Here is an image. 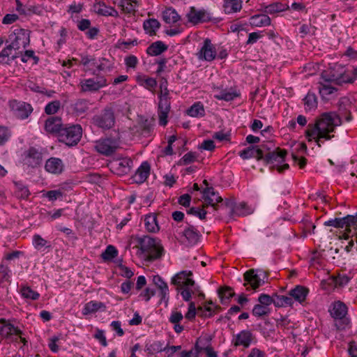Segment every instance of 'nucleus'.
<instances>
[{
	"mask_svg": "<svg viewBox=\"0 0 357 357\" xmlns=\"http://www.w3.org/2000/svg\"><path fill=\"white\" fill-rule=\"evenodd\" d=\"M349 122L352 120L350 110L345 107L340 106L339 113H324L321 118L317 120L314 124H309L305 131V135L309 142L314 139L317 146H321L322 139L330 140L334 135L330 133L334 132L335 128L342 124V119Z\"/></svg>",
	"mask_w": 357,
	"mask_h": 357,
	"instance_id": "nucleus-1",
	"label": "nucleus"
},
{
	"mask_svg": "<svg viewBox=\"0 0 357 357\" xmlns=\"http://www.w3.org/2000/svg\"><path fill=\"white\" fill-rule=\"evenodd\" d=\"M137 248L139 249L137 255L146 261H152L160 259L164 254V249L160 240L150 236H137Z\"/></svg>",
	"mask_w": 357,
	"mask_h": 357,
	"instance_id": "nucleus-2",
	"label": "nucleus"
},
{
	"mask_svg": "<svg viewBox=\"0 0 357 357\" xmlns=\"http://www.w3.org/2000/svg\"><path fill=\"white\" fill-rule=\"evenodd\" d=\"M334 319V326L339 332L347 331L351 327V320L347 317L348 307L340 301L331 303L328 310Z\"/></svg>",
	"mask_w": 357,
	"mask_h": 357,
	"instance_id": "nucleus-3",
	"label": "nucleus"
},
{
	"mask_svg": "<svg viewBox=\"0 0 357 357\" xmlns=\"http://www.w3.org/2000/svg\"><path fill=\"white\" fill-rule=\"evenodd\" d=\"M30 43V32L29 30L22 28H15L8 36L6 43H9L11 47L20 54L22 50L25 49Z\"/></svg>",
	"mask_w": 357,
	"mask_h": 357,
	"instance_id": "nucleus-4",
	"label": "nucleus"
},
{
	"mask_svg": "<svg viewBox=\"0 0 357 357\" xmlns=\"http://www.w3.org/2000/svg\"><path fill=\"white\" fill-rule=\"evenodd\" d=\"M329 77L326 81L337 85H342L345 83H353L357 79V66L351 71L345 70L344 67L338 65L329 73Z\"/></svg>",
	"mask_w": 357,
	"mask_h": 357,
	"instance_id": "nucleus-5",
	"label": "nucleus"
},
{
	"mask_svg": "<svg viewBox=\"0 0 357 357\" xmlns=\"http://www.w3.org/2000/svg\"><path fill=\"white\" fill-rule=\"evenodd\" d=\"M82 135L80 125L65 126L59 135V140L68 146H75L79 142Z\"/></svg>",
	"mask_w": 357,
	"mask_h": 357,
	"instance_id": "nucleus-6",
	"label": "nucleus"
},
{
	"mask_svg": "<svg viewBox=\"0 0 357 357\" xmlns=\"http://www.w3.org/2000/svg\"><path fill=\"white\" fill-rule=\"evenodd\" d=\"M93 123L97 127L108 130L115 124L114 110L111 106H107L99 114L92 119Z\"/></svg>",
	"mask_w": 357,
	"mask_h": 357,
	"instance_id": "nucleus-7",
	"label": "nucleus"
},
{
	"mask_svg": "<svg viewBox=\"0 0 357 357\" xmlns=\"http://www.w3.org/2000/svg\"><path fill=\"white\" fill-rule=\"evenodd\" d=\"M286 155V151L277 148L273 151L268 152L265 156H264L262 160H264L266 164L272 165L275 163L276 165H273V168L275 167L280 173H282L289 167L288 164L280 165V164L284 161Z\"/></svg>",
	"mask_w": 357,
	"mask_h": 357,
	"instance_id": "nucleus-8",
	"label": "nucleus"
},
{
	"mask_svg": "<svg viewBox=\"0 0 357 357\" xmlns=\"http://www.w3.org/2000/svg\"><path fill=\"white\" fill-rule=\"evenodd\" d=\"M119 146V141L115 138L100 139L96 142V150L102 155L109 156L113 154Z\"/></svg>",
	"mask_w": 357,
	"mask_h": 357,
	"instance_id": "nucleus-9",
	"label": "nucleus"
},
{
	"mask_svg": "<svg viewBox=\"0 0 357 357\" xmlns=\"http://www.w3.org/2000/svg\"><path fill=\"white\" fill-rule=\"evenodd\" d=\"M351 278L347 274H338L337 276H330L328 279L321 281V287L326 291L333 288H341L349 283Z\"/></svg>",
	"mask_w": 357,
	"mask_h": 357,
	"instance_id": "nucleus-10",
	"label": "nucleus"
},
{
	"mask_svg": "<svg viewBox=\"0 0 357 357\" xmlns=\"http://www.w3.org/2000/svg\"><path fill=\"white\" fill-rule=\"evenodd\" d=\"M107 85L105 77L98 75L95 78L84 79L80 82L81 90L83 92H96Z\"/></svg>",
	"mask_w": 357,
	"mask_h": 357,
	"instance_id": "nucleus-11",
	"label": "nucleus"
},
{
	"mask_svg": "<svg viewBox=\"0 0 357 357\" xmlns=\"http://www.w3.org/2000/svg\"><path fill=\"white\" fill-rule=\"evenodd\" d=\"M266 275L263 272L250 269L244 273L245 282L243 285L246 287L249 284L252 289L256 290L264 283V279Z\"/></svg>",
	"mask_w": 357,
	"mask_h": 357,
	"instance_id": "nucleus-12",
	"label": "nucleus"
},
{
	"mask_svg": "<svg viewBox=\"0 0 357 357\" xmlns=\"http://www.w3.org/2000/svg\"><path fill=\"white\" fill-rule=\"evenodd\" d=\"M225 204L229 209L230 216H245L253 212V210L243 202L236 204L234 199H227Z\"/></svg>",
	"mask_w": 357,
	"mask_h": 357,
	"instance_id": "nucleus-13",
	"label": "nucleus"
},
{
	"mask_svg": "<svg viewBox=\"0 0 357 357\" xmlns=\"http://www.w3.org/2000/svg\"><path fill=\"white\" fill-rule=\"evenodd\" d=\"M132 165V160L129 158L114 159L109 163L111 171L120 176L129 173Z\"/></svg>",
	"mask_w": 357,
	"mask_h": 357,
	"instance_id": "nucleus-14",
	"label": "nucleus"
},
{
	"mask_svg": "<svg viewBox=\"0 0 357 357\" xmlns=\"http://www.w3.org/2000/svg\"><path fill=\"white\" fill-rule=\"evenodd\" d=\"M10 106L15 116L20 119H27L33 112L32 106L22 101H10Z\"/></svg>",
	"mask_w": 357,
	"mask_h": 357,
	"instance_id": "nucleus-15",
	"label": "nucleus"
},
{
	"mask_svg": "<svg viewBox=\"0 0 357 357\" xmlns=\"http://www.w3.org/2000/svg\"><path fill=\"white\" fill-rule=\"evenodd\" d=\"M192 273L190 271H182L172 278L171 284L176 287V290L180 291L182 287L194 286L195 281L190 278Z\"/></svg>",
	"mask_w": 357,
	"mask_h": 357,
	"instance_id": "nucleus-16",
	"label": "nucleus"
},
{
	"mask_svg": "<svg viewBox=\"0 0 357 357\" xmlns=\"http://www.w3.org/2000/svg\"><path fill=\"white\" fill-rule=\"evenodd\" d=\"M216 55V50L211 40L209 38L204 39L202 47L197 53V58L200 60L212 61L215 59Z\"/></svg>",
	"mask_w": 357,
	"mask_h": 357,
	"instance_id": "nucleus-17",
	"label": "nucleus"
},
{
	"mask_svg": "<svg viewBox=\"0 0 357 357\" xmlns=\"http://www.w3.org/2000/svg\"><path fill=\"white\" fill-rule=\"evenodd\" d=\"M24 161L29 167H37L43 162L42 152L35 147H30L24 152Z\"/></svg>",
	"mask_w": 357,
	"mask_h": 357,
	"instance_id": "nucleus-18",
	"label": "nucleus"
},
{
	"mask_svg": "<svg viewBox=\"0 0 357 357\" xmlns=\"http://www.w3.org/2000/svg\"><path fill=\"white\" fill-rule=\"evenodd\" d=\"M188 22L197 24L202 22H208L211 20L210 14L205 10H197L195 7L192 6L190 11L187 14Z\"/></svg>",
	"mask_w": 357,
	"mask_h": 357,
	"instance_id": "nucleus-19",
	"label": "nucleus"
},
{
	"mask_svg": "<svg viewBox=\"0 0 357 357\" xmlns=\"http://www.w3.org/2000/svg\"><path fill=\"white\" fill-rule=\"evenodd\" d=\"M158 114L159 119V124L165 126L167 124L168 114L170 111L169 97H159Z\"/></svg>",
	"mask_w": 357,
	"mask_h": 357,
	"instance_id": "nucleus-20",
	"label": "nucleus"
},
{
	"mask_svg": "<svg viewBox=\"0 0 357 357\" xmlns=\"http://www.w3.org/2000/svg\"><path fill=\"white\" fill-rule=\"evenodd\" d=\"M188 224V226L183 231L184 240L183 243L188 246H193L196 245L202 236L200 232L192 225Z\"/></svg>",
	"mask_w": 357,
	"mask_h": 357,
	"instance_id": "nucleus-21",
	"label": "nucleus"
},
{
	"mask_svg": "<svg viewBox=\"0 0 357 357\" xmlns=\"http://www.w3.org/2000/svg\"><path fill=\"white\" fill-rule=\"evenodd\" d=\"M343 222L346 229L340 238L348 240L350 237H354L357 232V220L353 215H347L343 218Z\"/></svg>",
	"mask_w": 357,
	"mask_h": 357,
	"instance_id": "nucleus-22",
	"label": "nucleus"
},
{
	"mask_svg": "<svg viewBox=\"0 0 357 357\" xmlns=\"http://www.w3.org/2000/svg\"><path fill=\"white\" fill-rule=\"evenodd\" d=\"M64 126L62 123V120L58 116L49 117L45 123V130L46 132L56 135L59 137V135Z\"/></svg>",
	"mask_w": 357,
	"mask_h": 357,
	"instance_id": "nucleus-23",
	"label": "nucleus"
},
{
	"mask_svg": "<svg viewBox=\"0 0 357 357\" xmlns=\"http://www.w3.org/2000/svg\"><path fill=\"white\" fill-rule=\"evenodd\" d=\"M65 165L61 159L52 157L49 158L45 165V170L53 174H61L64 171Z\"/></svg>",
	"mask_w": 357,
	"mask_h": 357,
	"instance_id": "nucleus-24",
	"label": "nucleus"
},
{
	"mask_svg": "<svg viewBox=\"0 0 357 357\" xmlns=\"http://www.w3.org/2000/svg\"><path fill=\"white\" fill-rule=\"evenodd\" d=\"M240 157L243 160L256 158L257 160H262L264 158V150L259 148V146L251 145L239 152Z\"/></svg>",
	"mask_w": 357,
	"mask_h": 357,
	"instance_id": "nucleus-25",
	"label": "nucleus"
},
{
	"mask_svg": "<svg viewBox=\"0 0 357 357\" xmlns=\"http://www.w3.org/2000/svg\"><path fill=\"white\" fill-rule=\"evenodd\" d=\"M196 313H197L201 317H211L212 315V310L210 307H199L197 309V312H196V306L194 302H190L189 304V307L187 313L185 314V318L192 320L195 318Z\"/></svg>",
	"mask_w": 357,
	"mask_h": 357,
	"instance_id": "nucleus-26",
	"label": "nucleus"
},
{
	"mask_svg": "<svg viewBox=\"0 0 357 357\" xmlns=\"http://www.w3.org/2000/svg\"><path fill=\"white\" fill-rule=\"evenodd\" d=\"M20 54L8 43L6 47L0 52V63L10 64L15 59L20 57Z\"/></svg>",
	"mask_w": 357,
	"mask_h": 357,
	"instance_id": "nucleus-27",
	"label": "nucleus"
},
{
	"mask_svg": "<svg viewBox=\"0 0 357 357\" xmlns=\"http://www.w3.org/2000/svg\"><path fill=\"white\" fill-rule=\"evenodd\" d=\"M16 1V10L21 15H31L33 14L40 15L42 10L40 6L26 4L23 5L20 0Z\"/></svg>",
	"mask_w": 357,
	"mask_h": 357,
	"instance_id": "nucleus-28",
	"label": "nucleus"
},
{
	"mask_svg": "<svg viewBox=\"0 0 357 357\" xmlns=\"http://www.w3.org/2000/svg\"><path fill=\"white\" fill-rule=\"evenodd\" d=\"M150 165L147 162H144L136 171L132 176V180L136 183H142L148 178L150 174Z\"/></svg>",
	"mask_w": 357,
	"mask_h": 357,
	"instance_id": "nucleus-29",
	"label": "nucleus"
},
{
	"mask_svg": "<svg viewBox=\"0 0 357 357\" xmlns=\"http://www.w3.org/2000/svg\"><path fill=\"white\" fill-rule=\"evenodd\" d=\"M218 89V93L214 95V98L219 100L231 101L240 96V93L233 88Z\"/></svg>",
	"mask_w": 357,
	"mask_h": 357,
	"instance_id": "nucleus-30",
	"label": "nucleus"
},
{
	"mask_svg": "<svg viewBox=\"0 0 357 357\" xmlns=\"http://www.w3.org/2000/svg\"><path fill=\"white\" fill-rule=\"evenodd\" d=\"M106 310V306L105 303L100 301H91L84 305L82 310V314L84 315H88L97 312L98 311L104 312Z\"/></svg>",
	"mask_w": 357,
	"mask_h": 357,
	"instance_id": "nucleus-31",
	"label": "nucleus"
},
{
	"mask_svg": "<svg viewBox=\"0 0 357 357\" xmlns=\"http://www.w3.org/2000/svg\"><path fill=\"white\" fill-rule=\"evenodd\" d=\"M0 335H22V332L13 324L1 319L0 320Z\"/></svg>",
	"mask_w": 357,
	"mask_h": 357,
	"instance_id": "nucleus-32",
	"label": "nucleus"
},
{
	"mask_svg": "<svg viewBox=\"0 0 357 357\" xmlns=\"http://www.w3.org/2000/svg\"><path fill=\"white\" fill-rule=\"evenodd\" d=\"M197 349L199 350H203L207 357H218L216 352L209 345L208 340L202 338V336L197 340Z\"/></svg>",
	"mask_w": 357,
	"mask_h": 357,
	"instance_id": "nucleus-33",
	"label": "nucleus"
},
{
	"mask_svg": "<svg viewBox=\"0 0 357 357\" xmlns=\"http://www.w3.org/2000/svg\"><path fill=\"white\" fill-rule=\"evenodd\" d=\"M168 49V46L163 42L158 40L151 43L146 49L147 54L150 56H158Z\"/></svg>",
	"mask_w": 357,
	"mask_h": 357,
	"instance_id": "nucleus-34",
	"label": "nucleus"
},
{
	"mask_svg": "<svg viewBox=\"0 0 357 357\" xmlns=\"http://www.w3.org/2000/svg\"><path fill=\"white\" fill-rule=\"evenodd\" d=\"M249 23L252 26H266L270 25L271 18L264 14L255 15L250 18Z\"/></svg>",
	"mask_w": 357,
	"mask_h": 357,
	"instance_id": "nucleus-35",
	"label": "nucleus"
},
{
	"mask_svg": "<svg viewBox=\"0 0 357 357\" xmlns=\"http://www.w3.org/2000/svg\"><path fill=\"white\" fill-rule=\"evenodd\" d=\"M309 292L307 288L298 285L294 289H291L289 292V295L299 303L303 302Z\"/></svg>",
	"mask_w": 357,
	"mask_h": 357,
	"instance_id": "nucleus-36",
	"label": "nucleus"
},
{
	"mask_svg": "<svg viewBox=\"0 0 357 357\" xmlns=\"http://www.w3.org/2000/svg\"><path fill=\"white\" fill-rule=\"evenodd\" d=\"M144 225L149 232L155 233L160 229L155 214L146 215L144 218Z\"/></svg>",
	"mask_w": 357,
	"mask_h": 357,
	"instance_id": "nucleus-37",
	"label": "nucleus"
},
{
	"mask_svg": "<svg viewBox=\"0 0 357 357\" xmlns=\"http://www.w3.org/2000/svg\"><path fill=\"white\" fill-rule=\"evenodd\" d=\"M224 10L226 13L230 14L240 11L242 8L241 0H224Z\"/></svg>",
	"mask_w": 357,
	"mask_h": 357,
	"instance_id": "nucleus-38",
	"label": "nucleus"
},
{
	"mask_svg": "<svg viewBox=\"0 0 357 357\" xmlns=\"http://www.w3.org/2000/svg\"><path fill=\"white\" fill-rule=\"evenodd\" d=\"M136 81L140 86L149 90L155 88L157 85V82L154 78L148 77L144 75H138L136 77Z\"/></svg>",
	"mask_w": 357,
	"mask_h": 357,
	"instance_id": "nucleus-39",
	"label": "nucleus"
},
{
	"mask_svg": "<svg viewBox=\"0 0 357 357\" xmlns=\"http://www.w3.org/2000/svg\"><path fill=\"white\" fill-rule=\"evenodd\" d=\"M160 24L155 19H149L144 22L143 27L146 33L150 36L155 35L156 31L160 28Z\"/></svg>",
	"mask_w": 357,
	"mask_h": 357,
	"instance_id": "nucleus-40",
	"label": "nucleus"
},
{
	"mask_svg": "<svg viewBox=\"0 0 357 357\" xmlns=\"http://www.w3.org/2000/svg\"><path fill=\"white\" fill-rule=\"evenodd\" d=\"M162 18L166 23L174 24L180 20V16L175 9L169 8L163 11Z\"/></svg>",
	"mask_w": 357,
	"mask_h": 357,
	"instance_id": "nucleus-41",
	"label": "nucleus"
},
{
	"mask_svg": "<svg viewBox=\"0 0 357 357\" xmlns=\"http://www.w3.org/2000/svg\"><path fill=\"white\" fill-rule=\"evenodd\" d=\"M274 305L277 307H283L287 306H291L294 303L292 297L289 295H274Z\"/></svg>",
	"mask_w": 357,
	"mask_h": 357,
	"instance_id": "nucleus-42",
	"label": "nucleus"
},
{
	"mask_svg": "<svg viewBox=\"0 0 357 357\" xmlns=\"http://www.w3.org/2000/svg\"><path fill=\"white\" fill-rule=\"evenodd\" d=\"M188 114L192 117H203L205 115V110L202 103L195 102L188 109Z\"/></svg>",
	"mask_w": 357,
	"mask_h": 357,
	"instance_id": "nucleus-43",
	"label": "nucleus"
},
{
	"mask_svg": "<svg viewBox=\"0 0 357 357\" xmlns=\"http://www.w3.org/2000/svg\"><path fill=\"white\" fill-rule=\"evenodd\" d=\"M305 109L307 111L315 109L317 107V97L314 93H307L303 99Z\"/></svg>",
	"mask_w": 357,
	"mask_h": 357,
	"instance_id": "nucleus-44",
	"label": "nucleus"
},
{
	"mask_svg": "<svg viewBox=\"0 0 357 357\" xmlns=\"http://www.w3.org/2000/svg\"><path fill=\"white\" fill-rule=\"evenodd\" d=\"M48 347L54 353H57L60 349H67L66 345L61 344V336H53L50 338L49 340Z\"/></svg>",
	"mask_w": 357,
	"mask_h": 357,
	"instance_id": "nucleus-45",
	"label": "nucleus"
},
{
	"mask_svg": "<svg viewBox=\"0 0 357 357\" xmlns=\"http://www.w3.org/2000/svg\"><path fill=\"white\" fill-rule=\"evenodd\" d=\"M139 127L142 129V133L144 135H149L153 129L154 120L148 119H141L139 121Z\"/></svg>",
	"mask_w": 357,
	"mask_h": 357,
	"instance_id": "nucleus-46",
	"label": "nucleus"
},
{
	"mask_svg": "<svg viewBox=\"0 0 357 357\" xmlns=\"http://www.w3.org/2000/svg\"><path fill=\"white\" fill-rule=\"evenodd\" d=\"M287 7L288 6L286 4L276 2L266 6L265 7L264 11L269 14H273L275 13L284 11L287 8Z\"/></svg>",
	"mask_w": 357,
	"mask_h": 357,
	"instance_id": "nucleus-47",
	"label": "nucleus"
},
{
	"mask_svg": "<svg viewBox=\"0 0 357 357\" xmlns=\"http://www.w3.org/2000/svg\"><path fill=\"white\" fill-rule=\"evenodd\" d=\"M15 185L16 196L20 199H26L30 195L28 188L20 182H15Z\"/></svg>",
	"mask_w": 357,
	"mask_h": 357,
	"instance_id": "nucleus-48",
	"label": "nucleus"
},
{
	"mask_svg": "<svg viewBox=\"0 0 357 357\" xmlns=\"http://www.w3.org/2000/svg\"><path fill=\"white\" fill-rule=\"evenodd\" d=\"M222 304H226L229 300L234 296V292L230 287L221 289L218 291Z\"/></svg>",
	"mask_w": 357,
	"mask_h": 357,
	"instance_id": "nucleus-49",
	"label": "nucleus"
},
{
	"mask_svg": "<svg viewBox=\"0 0 357 357\" xmlns=\"http://www.w3.org/2000/svg\"><path fill=\"white\" fill-rule=\"evenodd\" d=\"M252 342V336H236L232 340L235 346H243L244 348L248 347Z\"/></svg>",
	"mask_w": 357,
	"mask_h": 357,
	"instance_id": "nucleus-50",
	"label": "nucleus"
},
{
	"mask_svg": "<svg viewBox=\"0 0 357 357\" xmlns=\"http://www.w3.org/2000/svg\"><path fill=\"white\" fill-rule=\"evenodd\" d=\"M97 13L104 16L115 17L118 15V12L114 8L107 6L105 4L99 5Z\"/></svg>",
	"mask_w": 357,
	"mask_h": 357,
	"instance_id": "nucleus-51",
	"label": "nucleus"
},
{
	"mask_svg": "<svg viewBox=\"0 0 357 357\" xmlns=\"http://www.w3.org/2000/svg\"><path fill=\"white\" fill-rule=\"evenodd\" d=\"M118 255V250L113 245H108L105 250L102 253L101 257L105 261H110L115 258Z\"/></svg>",
	"mask_w": 357,
	"mask_h": 357,
	"instance_id": "nucleus-52",
	"label": "nucleus"
},
{
	"mask_svg": "<svg viewBox=\"0 0 357 357\" xmlns=\"http://www.w3.org/2000/svg\"><path fill=\"white\" fill-rule=\"evenodd\" d=\"M89 101L84 99L78 100L74 106V110L77 114H82L89 109Z\"/></svg>",
	"mask_w": 357,
	"mask_h": 357,
	"instance_id": "nucleus-53",
	"label": "nucleus"
},
{
	"mask_svg": "<svg viewBox=\"0 0 357 357\" xmlns=\"http://www.w3.org/2000/svg\"><path fill=\"white\" fill-rule=\"evenodd\" d=\"M21 294L24 298L33 301L37 300L40 296L37 291H33L29 287H23L21 289Z\"/></svg>",
	"mask_w": 357,
	"mask_h": 357,
	"instance_id": "nucleus-54",
	"label": "nucleus"
},
{
	"mask_svg": "<svg viewBox=\"0 0 357 357\" xmlns=\"http://www.w3.org/2000/svg\"><path fill=\"white\" fill-rule=\"evenodd\" d=\"M193 286H187L182 287V289L180 291H178V292H180L183 299L185 301H190L192 298V294H195V292H198V287H195L194 290L190 289V287H192Z\"/></svg>",
	"mask_w": 357,
	"mask_h": 357,
	"instance_id": "nucleus-55",
	"label": "nucleus"
},
{
	"mask_svg": "<svg viewBox=\"0 0 357 357\" xmlns=\"http://www.w3.org/2000/svg\"><path fill=\"white\" fill-rule=\"evenodd\" d=\"M270 313L269 307L261 304H257L252 309V314L255 317H263Z\"/></svg>",
	"mask_w": 357,
	"mask_h": 357,
	"instance_id": "nucleus-56",
	"label": "nucleus"
},
{
	"mask_svg": "<svg viewBox=\"0 0 357 357\" xmlns=\"http://www.w3.org/2000/svg\"><path fill=\"white\" fill-rule=\"evenodd\" d=\"M61 107V102L59 100H54L49 102L45 107V112L48 114H56Z\"/></svg>",
	"mask_w": 357,
	"mask_h": 357,
	"instance_id": "nucleus-57",
	"label": "nucleus"
},
{
	"mask_svg": "<svg viewBox=\"0 0 357 357\" xmlns=\"http://www.w3.org/2000/svg\"><path fill=\"white\" fill-rule=\"evenodd\" d=\"M197 154L195 152H188L185 154L182 158L180 160L178 164L181 165H189L197 159Z\"/></svg>",
	"mask_w": 357,
	"mask_h": 357,
	"instance_id": "nucleus-58",
	"label": "nucleus"
},
{
	"mask_svg": "<svg viewBox=\"0 0 357 357\" xmlns=\"http://www.w3.org/2000/svg\"><path fill=\"white\" fill-rule=\"evenodd\" d=\"M33 243L36 249H40L43 247L50 248V245H47L48 242L43 238L40 235L36 234L33 237Z\"/></svg>",
	"mask_w": 357,
	"mask_h": 357,
	"instance_id": "nucleus-59",
	"label": "nucleus"
},
{
	"mask_svg": "<svg viewBox=\"0 0 357 357\" xmlns=\"http://www.w3.org/2000/svg\"><path fill=\"white\" fill-rule=\"evenodd\" d=\"M324 225L327 227H333L335 228H344L343 218H336L324 222Z\"/></svg>",
	"mask_w": 357,
	"mask_h": 357,
	"instance_id": "nucleus-60",
	"label": "nucleus"
},
{
	"mask_svg": "<svg viewBox=\"0 0 357 357\" xmlns=\"http://www.w3.org/2000/svg\"><path fill=\"white\" fill-rule=\"evenodd\" d=\"M187 213L197 216L200 220H204L207 212L204 209L199 208L192 207L187 211Z\"/></svg>",
	"mask_w": 357,
	"mask_h": 357,
	"instance_id": "nucleus-61",
	"label": "nucleus"
},
{
	"mask_svg": "<svg viewBox=\"0 0 357 357\" xmlns=\"http://www.w3.org/2000/svg\"><path fill=\"white\" fill-rule=\"evenodd\" d=\"M258 301L259 302V304L268 307V306L272 303L274 304L275 300L274 297H271L268 294H261L258 298Z\"/></svg>",
	"mask_w": 357,
	"mask_h": 357,
	"instance_id": "nucleus-62",
	"label": "nucleus"
},
{
	"mask_svg": "<svg viewBox=\"0 0 357 357\" xmlns=\"http://www.w3.org/2000/svg\"><path fill=\"white\" fill-rule=\"evenodd\" d=\"M11 134L10 130L3 126L0 127V146L4 144L9 139Z\"/></svg>",
	"mask_w": 357,
	"mask_h": 357,
	"instance_id": "nucleus-63",
	"label": "nucleus"
},
{
	"mask_svg": "<svg viewBox=\"0 0 357 357\" xmlns=\"http://www.w3.org/2000/svg\"><path fill=\"white\" fill-rule=\"evenodd\" d=\"M153 282L159 290H162V289L164 290L165 289H169L167 284L158 275L153 276Z\"/></svg>",
	"mask_w": 357,
	"mask_h": 357,
	"instance_id": "nucleus-64",
	"label": "nucleus"
}]
</instances>
